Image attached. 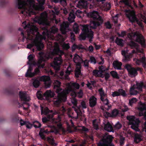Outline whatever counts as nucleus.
I'll return each instance as SVG.
<instances>
[{
  "mask_svg": "<svg viewBox=\"0 0 146 146\" xmlns=\"http://www.w3.org/2000/svg\"><path fill=\"white\" fill-rule=\"evenodd\" d=\"M27 29V36H25L23 32H21V34L23 36V41L24 42L25 39H26L27 42H31L27 45V48L31 49L35 45V46L38 50H42L44 47L42 40L44 39L46 40L45 35L46 33L45 32H42V35L39 34L38 32V28L35 25L29 24L25 25L24 27Z\"/></svg>",
  "mask_w": 146,
  "mask_h": 146,
  "instance_id": "obj_1",
  "label": "nucleus"
},
{
  "mask_svg": "<svg viewBox=\"0 0 146 146\" xmlns=\"http://www.w3.org/2000/svg\"><path fill=\"white\" fill-rule=\"evenodd\" d=\"M88 15L94 21L90 22V25L83 26L82 29V32L79 36V39L81 40H84L87 37L91 42L94 38L93 32L91 30V29H95L97 27L101 25L103 22V20L96 11L90 12L88 13Z\"/></svg>",
  "mask_w": 146,
  "mask_h": 146,
  "instance_id": "obj_2",
  "label": "nucleus"
},
{
  "mask_svg": "<svg viewBox=\"0 0 146 146\" xmlns=\"http://www.w3.org/2000/svg\"><path fill=\"white\" fill-rule=\"evenodd\" d=\"M18 8L22 9L21 13L26 16L35 14V11L39 9V6L33 0H18Z\"/></svg>",
  "mask_w": 146,
  "mask_h": 146,
  "instance_id": "obj_3",
  "label": "nucleus"
},
{
  "mask_svg": "<svg viewBox=\"0 0 146 146\" xmlns=\"http://www.w3.org/2000/svg\"><path fill=\"white\" fill-rule=\"evenodd\" d=\"M54 46H55L52 50V53L53 54H57L58 56L54 58L53 61L54 65L52 64L51 66L53 67L54 69L57 71L59 70V66L62 62L61 55L64 54V52L60 50L58 45L57 43H55Z\"/></svg>",
  "mask_w": 146,
  "mask_h": 146,
  "instance_id": "obj_4",
  "label": "nucleus"
},
{
  "mask_svg": "<svg viewBox=\"0 0 146 146\" xmlns=\"http://www.w3.org/2000/svg\"><path fill=\"white\" fill-rule=\"evenodd\" d=\"M129 45L131 48H135V50H133L132 51V53H135L139 55L142 54L143 55V57L140 58V60L136 58L133 59V60L136 64L139 65L141 64V62L143 63H143H145V58L144 55L143 49L140 48L137 43L133 41H131L129 43Z\"/></svg>",
  "mask_w": 146,
  "mask_h": 146,
  "instance_id": "obj_5",
  "label": "nucleus"
},
{
  "mask_svg": "<svg viewBox=\"0 0 146 146\" xmlns=\"http://www.w3.org/2000/svg\"><path fill=\"white\" fill-rule=\"evenodd\" d=\"M27 59L29 60L27 64L29 66L25 74V76L26 77H32L38 74L40 70L38 68H36L35 69L34 72H32V71L33 70L32 65H35L36 64L34 60L33 56L32 55L30 54L28 56Z\"/></svg>",
  "mask_w": 146,
  "mask_h": 146,
  "instance_id": "obj_6",
  "label": "nucleus"
},
{
  "mask_svg": "<svg viewBox=\"0 0 146 146\" xmlns=\"http://www.w3.org/2000/svg\"><path fill=\"white\" fill-rule=\"evenodd\" d=\"M58 30V29L55 26H54L52 27L51 29V32L50 33V35H49V32L48 31H43L45 32L46 33V35H45V36L46 37L47 36V37L51 39H54L56 40H57L59 42H62L64 41V38L61 35L58 34L56 35H53V34H55L56 33Z\"/></svg>",
  "mask_w": 146,
  "mask_h": 146,
  "instance_id": "obj_7",
  "label": "nucleus"
},
{
  "mask_svg": "<svg viewBox=\"0 0 146 146\" xmlns=\"http://www.w3.org/2000/svg\"><path fill=\"white\" fill-rule=\"evenodd\" d=\"M102 136L103 138L98 144V146H111L112 144L111 142L113 137L110 135H109L107 133L103 135L100 134L98 137Z\"/></svg>",
  "mask_w": 146,
  "mask_h": 146,
  "instance_id": "obj_8",
  "label": "nucleus"
},
{
  "mask_svg": "<svg viewBox=\"0 0 146 146\" xmlns=\"http://www.w3.org/2000/svg\"><path fill=\"white\" fill-rule=\"evenodd\" d=\"M127 37L130 40H135L140 43L142 47L145 46V40L143 36L141 34L137 35L136 33H129Z\"/></svg>",
  "mask_w": 146,
  "mask_h": 146,
  "instance_id": "obj_9",
  "label": "nucleus"
},
{
  "mask_svg": "<svg viewBox=\"0 0 146 146\" xmlns=\"http://www.w3.org/2000/svg\"><path fill=\"white\" fill-rule=\"evenodd\" d=\"M127 118L129 121V124L131 125V128L136 131H139L138 127L140 121L139 119H135L134 116H127Z\"/></svg>",
  "mask_w": 146,
  "mask_h": 146,
  "instance_id": "obj_10",
  "label": "nucleus"
},
{
  "mask_svg": "<svg viewBox=\"0 0 146 146\" xmlns=\"http://www.w3.org/2000/svg\"><path fill=\"white\" fill-rule=\"evenodd\" d=\"M58 95L53 99L54 104L58 106L62 101H65L66 99V95L68 93H56Z\"/></svg>",
  "mask_w": 146,
  "mask_h": 146,
  "instance_id": "obj_11",
  "label": "nucleus"
},
{
  "mask_svg": "<svg viewBox=\"0 0 146 146\" xmlns=\"http://www.w3.org/2000/svg\"><path fill=\"white\" fill-rule=\"evenodd\" d=\"M138 109L140 112L139 115L140 116H143V118L146 121L142 126V130L146 133V104H140L139 107Z\"/></svg>",
  "mask_w": 146,
  "mask_h": 146,
  "instance_id": "obj_12",
  "label": "nucleus"
},
{
  "mask_svg": "<svg viewBox=\"0 0 146 146\" xmlns=\"http://www.w3.org/2000/svg\"><path fill=\"white\" fill-rule=\"evenodd\" d=\"M72 107L74 109L75 112L72 111L69 112L68 113L67 115L69 117L71 118V119H77L78 117L81 115L82 114L80 109V106L77 107V108H74L73 106Z\"/></svg>",
  "mask_w": 146,
  "mask_h": 146,
  "instance_id": "obj_13",
  "label": "nucleus"
},
{
  "mask_svg": "<svg viewBox=\"0 0 146 146\" xmlns=\"http://www.w3.org/2000/svg\"><path fill=\"white\" fill-rule=\"evenodd\" d=\"M54 88L56 93H68L69 91L70 90H66L62 89L60 88L61 83L58 80H55L54 82Z\"/></svg>",
  "mask_w": 146,
  "mask_h": 146,
  "instance_id": "obj_14",
  "label": "nucleus"
},
{
  "mask_svg": "<svg viewBox=\"0 0 146 146\" xmlns=\"http://www.w3.org/2000/svg\"><path fill=\"white\" fill-rule=\"evenodd\" d=\"M125 68L128 71L129 75L131 77H133L136 76L137 74V70H139L140 68H138L137 70H135L134 68L131 67L129 64H127L125 65Z\"/></svg>",
  "mask_w": 146,
  "mask_h": 146,
  "instance_id": "obj_15",
  "label": "nucleus"
},
{
  "mask_svg": "<svg viewBox=\"0 0 146 146\" xmlns=\"http://www.w3.org/2000/svg\"><path fill=\"white\" fill-rule=\"evenodd\" d=\"M41 17L39 19L38 23L43 25H49L50 23L48 19L46 13H41Z\"/></svg>",
  "mask_w": 146,
  "mask_h": 146,
  "instance_id": "obj_16",
  "label": "nucleus"
},
{
  "mask_svg": "<svg viewBox=\"0 0 146 146\" xmlns=\"http://www.w3.org/2000/svg\"><path fill=\"white\" fill-rule=\"evenodd\" d=\"M126 15L131 22L133 23L136 22L139 25H142V23L141 22L137 19L136 17L135 14L133 12H130L128 14H126Z\"/></svg>",
  "mask_w": 146,
  "mask_h": 146,
  "instance_id": "obj_17",
  "label": "nucleus"
},
{
  "mask_svg": "<svg viewBox=\"0 0 146 146\" xmlns=\"http://www.w3.org/2000/svg\"><path fill=\"white\" fill-rule=\"evenodd\" d=\"M39 54L40 55V57L36 64L39 66H41V67L43 68L45 65L44 64V61L48 59L49 57L46 56L44 54H42L41 55L40 53H39Z\"/></svg>",
  "mask_w": 146,
  "mask_h": 146,
  "instance_id": "obj_18",
  "label": "nucleus"
},
{
  "mask_svg": "<svg viewBox=\"0 0 146 146\" xmlns=\"http://www.w3.org/2000/svg\"><path fill=\"white\" fill-rule=\"evenodd\" d=\"M39 80L44 82L45 87L46 88L50 87L51 81L49 77L45 76H42L39 78Z\"/></svg>",
  "mask_w": 146,
  "mask_h": 146,
  "instance_id": "obj_19",
  "label": "nucleus"
},
{
  "mask_svg": "<svg viewBox=\"0 0 146 146\" xmlns=\"http://www.w3.org/2000/svg\"><path fill=\"white\" fill-rule=\"evenodd\" d=\"M69 24L68 22H64L60 25V30L62 34H66L68 32Z\"/></svg>",
  "mask_w": 146,
  "mask_h": 146,
  "instance_id": "obj_20",
  "label": "nucleus"
},
{
  "mask_svg": "<svg viewBox=\"0 0 146 146\" xmlns=\"http://www.w3.org/2000/svg\"><path fill=\"white\" fill-rule=\"evenodd\" d=\"M101 100L104 106L101 107V108L102 110H104V109L106 110H108L111 108V105L109 104V101L107 97L103 98L102 99H101Z\"/></svg>",
  "mask_w": 146,
  "mask_h": 146,
  "instance_id": "obj_21",
  "label": "nucleus"
},
{
  "mask_svg": "<svg viewBox=\"0 0 146 146\" xmlns=\"http://www.w3.org/2000/svg\"><path fill=\"white\" fill-rule=\"evenodd\" d=\"M19 96L20 99L22 101L28 102L30 99L29 96L25 92L20 91Z\"/></svg>",
  "mask_w": 146,
  "mask_h": 146,
  "instance_id": "obj_22",
  "label": "nucleus"
},
{
  "mask_svg": "<svg viewBox=\"0 0 146 146\" xmlns=\"http://www.w3.org/2000/svg\"><path fill=\"white\" fill-rule=\"evenodd\" d=\"M73 61L76 66H79L81 65V64L83 63V60L78 54H75L74 57Z\"/></svg>",
  "mask_w": 146,
  "mask_h": 146,
  "instance_id": "obj_23",
  "label": "nucleus"
},
{
  "mask_svg": "<svg viewBox=\"0 0 146 146\" xmlns=\"http://www.w3.org/2000/svg\"><path fill=\"white\" fill-rule=\"evenodd\" d=\"M104 125V129L109 132H113V129L109 121H105L103 123Z\"/></svg>",
  "mask_w": 146,
  "mask_h": 146,
  "instance_id": "obj_24",
  "label": "nucleus"
},
{
  "mask_svg": "<svg viewBox=\"0 0 146 146\" xmlns=\"http://www.w3.org/2000/svg\"><path fill=\"white\" fill-rule=\"evenodd\" d=\"M80 85L78 83L76 82L72 83L71 84V85H69L68 89H66V90H70L68 92L69 93L72 90V88H73L75 90L78 89L80 88Z\"/></svg>",
  "mask_w": 146,
  "mask_h": 146,
  "instance_id": "obj_25",
  "label": "nucleus"
},
{
  "mask_svg": "<svg viewBox=\"0 0 146 146\" xmlns=\"http://www.w3.org/2000/svg\"><path fill=\"white\" fill-rule=\"evenodd\" d=\"M96 98L94 96H92L89 98V104L90 107H93L96 105L97 103Z\"/></svg>",
  "mask_w": 146,
  "mask_h": 146,
  "instance_id": "obj_26",
  "label": "nucleus"
},
{
  "mask_svg": "<svg viewBox=\"0 0 146 146\" xmlns=\"http://www.w3.org/2000/svg\"><path fill=\"white\" fill-rule=\"evenodd\" d=\"M133 86L134 88H136V89L139 90V91H142V88L144 87V84L141 82H137L136 84V85H134Z\"/></svg>",
  "mask_w": 146,
  "mask_h": 146,
  "instance_id": "obj_27",
  "label": "nucleus"
},
{
  "mask_svg": "<svg viewBox=\"0 0 146 146\" xmlns=\"http://www.w3.org/2000/svg\"><path fill=\"white\" fill-rule=\"evenodd\" d=\"M88 1H91V0H81L78 2L77 5L80 8L86 7L88 5Z\"/></svg>",
  "mask_w": 146,
  "mask_h": 146,
  "instance_id": "obj_28",
  "label": "nucleus"
},
{
  "mask_svg": "<svg viewBox=\"0 0 146 146\" xmlns=\"http://www.w3.org/2000/svg\"><path fill=\"white\" fill-rule=\"evenodd\" d=\"M122 64L121 62L117 61H115L113 63V66L114 68L117 70L121 69V66Z\"/></svg>",
  "mask_w": 146,
  "mask_h": 146,
  "instance_id": "obj_29",
  "label": "nucleus"
},
{
  "mask_svg": "<svg viewBox=\"0 0 146 146\" xmlns=\"http://www.w3.org/2000/svg\"><path fill=\"white\" fill-rule=\"evenodd\" d=\"M72 71L71 67L69 65L66 69V70L65 72L66 74H65L64 78L66 80H69L70 78L69 77L68 75L70 74Z\"/></svg>",
  "mask_w": 146,
  "mask_h": 146,
  "instance_id": "obj_30",
  "label": "nucleus"
},
{
  "mask_svg": "<svg viewBox=\"0 0 146 146\" xmlns=\"http://www.w3.org/2000/svg\"><path fill=\"white\" fill-rule=\"evenodd\" d=\"M40 107L42 114H44L45 115H47L49 113H52V110H49L47 107H45L44 109H43L42 106H41Z\"/></svg>",
  "mask_w": 146,
  "mask_h": 146,
  "instance_id": "obj_31",
  "label": "nucleus"
},
{
  "mask_svg": "<svg viewBox=\"0 0 146 146\" xmlns=\"http://www.w3.org/2000/svg\"><path fill=\"white\" fill-rule=\"evenodd\" d=\"M18 104L19 107L23 106V109L25 110H27L29 108L30 106L29 104L27 102H25L22 103L21 105L19 103H18Z\"/></svg>",
  "mask_w": 146,
  "mask_h": 146,
  "instance_id": "obj_32",
  "label": "nucleus"
},
{
  "mask_svg": "<svg viewBox=\"0 0 146 146\" xmlns=\"http://www.w3.org/2000/svg\"><path fill=\"white\" fill-rule=\"evenodd\" d=\"M143 139V137L141 134L136 133L135 134L134 141L137 143H139Z\"/></svg>",
  "mask_w": 146,
  "mask_h": 146,
  "instance_id": "obj_33",
  "label": "nucleus"
},
{
  "mask_svg": "<svg viewBox=\"0 0 146 146\" xmlns=\"http://www.w3.org/2000/svg\"><path fill=\"white\" fill-rule=\"evenodd\" d=\"M55 94L53 92L50 90H48L44 93V96L46 98L53 97L54 96Z\"/></svg>",
  "mask_w": 146,
  "mask_h": 146,
  "instance_id": "obj_34",
  "label": "nucleus"
},
{
  "mask_svg": "<svg viewBox=\"0 0 146 146\" xmlns=\"http://www.w3.org/2000/svg\"><path fill=\"white\" fill-rule=\"evenodd\" d=\"M93 75L96 77H99L102 78L104 77L102 73L99 70H94L93 72Z\"/></svg>",
  "mask_w": 146,
  "mask_h": 146,
  "instance_id": "obj_35",
  "label": "nucleus"
},
{
  "mask_svg": "<svg viewBox=\"0 0 146 146\" xmlns=\"http://www.w3.org/2000/svg\"><path fill=\"white\" fill-rule=\"evenodd\" d=\"M77 67L75 70V74L77 77H78L81 74V65L79 66H76Z\"/></svg>",
  "mask_w": 146,
  "mask_h": 146,
  "instance_id": "obj_36",
  "label": "nucleus"
},
{
  "mask_svg": "<svg viewBox=\"0 0 146 146\" xmlns=\"http://www.w3.org/2000/svg\"><path fill=\"white\" fill-rule=\"evenodd\" d=\"M75 17V15L74 13L72 12L70 13L68 18V21L70 23L74 22V21Z\"/></svg>",
  "mask_w": 146,
  "mask_h": 146,
  "instance_id": "obj_37",
  "label": "nucleus"
},
{
  "mask_svg": "<svg viewBox=\"0 0 146 146\" xmlns=\"http://www.w3.org/2000/svg\"><path fill=\"white\" fill-rule=\"evenodd\" d=\"M132 56L131 53H129L123 56V61L125 62L128 61L130 60Z\"/></svg>",
  "mask_w": 146,
  "mask_h": 146,
  "instance_id": "obj_38",
  "label": "nucleus"
},
{
  "mask_svg": "<svg viewBox=\"0 0 146 146\" xmlns=\"http://www.w3.org/2000/svg\"><path fill=\"white\" fill-rule=\"evenodd\" d=\"M98 91L100 96V99H102L103 98L107 97L106 94L104 92L102 88L98 90Z\"/></svg>",
  "mask_w": 146,
  "mask_h": 146,
  "instance_id": "obj_39",
  "label": "nucleus"
},
{
  "mask_svg": "<svg viewBox=\"0 0 146 146\" xmlns=\"http://www.w3.org/2000/svg\"><path fill=\"white\" fill-rule=\"evenodd\" d=\"M78 129L80 130L81 133H86L89 131V129L84 126H80L79 127V129Z\"/></svg>",
  "mask_w": 146,
  "mask_h": 146,
  "instance_id": "obj_40",
  "label": "nucleus"
},
{
  "mask_svg": "<svg viewBox=\"0 0 146 146\" xmlns=\"http://www.w3.org/2000/svg\"><path fill=\"white\" fill-rule=\"evenodd\" d=\"M135 89H136V88L133 87V86L130 88L129 90V92L130 94L131 95H136L137 94L138 92L135 90Z\"/></svg>",
  "mask_w": 146,
  "mask_h": 146,
  "instance_id": "obj_41",
  "label": "nucleus"
},
{
  "mask_svg": "<svg viewBox=\"0 0 146 146\" xmlns=\"http://www.w3.org/2000/svg\"><path fill=\"white\" fill-rule=\"evenodd\" d=\"M47 141L52 145H54V144H56L54 142V137L52 136L48 137L47 138Z\"/></svg>",
  "mask_w": 146,
  "mask_h": 146,
  "instance_id": "obj_42",
  "label": "nucleus"
},
{
  "mask_svg": "<svg viewBox=\"0 0 146 146\" xmlns=\"http://www.w3.org/2000/svg\"><path fill=\"white\" fill-rule=\"evenodd\" d=\"M115 43L119 45L123 46V41L121 39L117 37L115 40Z\"/></svg>",
  "mask_w": 146,
  "mask_h": 146,
  "instance_id": "obj_43",
  "label": "nucleus"
},
{
  "mask_svg": "<svg viewBox=\"0 0 146 146\" xmlns=\"http://www.w3.org/2000/svg\"><path fill=\"white\" fill-rule=\"evenodd\" d=\"M103 6L104 8V11H108L109 10L111 7L110 4L107 2L105 3L104 4Z\"/></svg>",
  "mask_w": 146,
  "mask_h": 146,
  "instance_id": "obj_44",
  "label": "nucleus"
},
{
  "mask_svg": "<svg viewBox=\"0 0 146 146\" xmlns=\"http://www.w3.org/2000/svg\"><path fill=\"white\" fill-rule=\"evenodd\" d=\"M118 90L119 96H122L123 97H125L127 96L125 91L123 90L122 89H119Z\"/></svg>",
  "mask_w": 146,
  "mask_h": 146,
  "instance_id": "obj_45",
  "label": "nucleus"
},
{
  "mask_svg": "<svg viewBox=\"0 0 146 146\" xmlns=\"http://www.w3.org/2000/svg\"><path fill=\"white\" fill-rule=\"evenodd\" d=\"M33 84L35 88H37L40 85V81L37 79H35L33 81Z\"/></svg>",
  "mask_w": 146,
  "mask_h": 146,
  "instance_id": "obj_46",
  "label": "nucleus"
},
{
  "mask_svg": "<svg viewBox=\"0 0 146 146\" xmlns=\"http://www.w3.org/2000/svg\"><path fill=\"white\" fill-rule=\"evenodd\" d=\"M111 117H115L116 116L119 114V111L118 110L116 109L113 110L111 113Z\"/></svg>",
  "mask_w": 146,
  "mask_h": 146,
  "instance_id": "obj_47",
  "label": "nucleus"
},
{
  "mask_svg": "<svg viewBox=\"0 0 146 146\" xmlns=\"http://www.w3.org/2000/svg\"><path fill=\"white\" fill-rule=\"evenodd\" d=\"M121 111L123 112H125L129 110L127 106L125 105V104H123L120 108Z\"/></svg>",
  "mask_w": 146,
  "mask_h": 146,
  "instance_id": "obj_48",
  "label": "nucleus"
},
{
  "mask_svg": "<svg viewBox=\"0 0 146 146\" xmlns=\"http://www.w3.org/2000/svg\"><path fill=\"white\" fill-rule=\"evenodd\" d=\"M93 124L94 129L97 130L99 129V128L98 123L96 120H93Z\"/></svg>",
  "mask_w": 146,
  "mask_h": 146,
  "instance_id": "obj_49",
  "label": "nucleus"
},
{
  "mask_svg": "<svg viewBox=\"0 0 146 146\" xmlns=\"http://www.w3.org/2000/svg\"><path fill=\"white\" fill-rule=\"evenodd\" d=\"M74 31L76 33H78L79 31V26L78 24L75 23L73 27Z\"/></svg>",
  "mask_w": 146,
  "mask_h": 146,
  "instance_id": "obj_50",
  "label": "nucleus"
},
{
  "mask_svg": "<svg viewBox=\"0 0 146 146\" xmlns=\"http://www.w3.org/2000/svg\"><path fill=\"white\" fill-rule=\"evenodd\" d=\"M52 115L50 114L47 116V118L45 117H43L42 118V121L43 123H46L47 121L49 120V119L51 118L52 117Z\"/></svg>",
  "mask_w": 146,
  "mask_h": 146,
  "instance_id": "obj_51",
  "label": "nucleus"
},
{
  "mask_svg": "<svg viewBox=\"0 0 146 146\" xmlns=\"http://www.w3.org/2000/svg\"><path fill=\"white\" fill-rule=\"evenodd\" d=\"M108 110H106L105 109L104 110H103L104 113V115L106 118H108V117H111V113L108 112L107 111Z\"/></svg>",
  "mask_w": 146,
  "mask_h": 146,
  "instance_id": "obj_52",
  "label": "nucleus"
},
{
  "mask_svg": "<svg viewBox=\"0 0 146 146\" xmlns=\"http://www.w3.org/2000/svg\"><path fill=\"white\" fill-rule=\"evenodd\" d=\"M110 74L114 78L118 79L119 77L118 76V74L117 73L114 71H111L110 72Z\"/></svg>",
  "mask_w": 146,
  "mask_h": 146,
  "instance_id": "obj_53",
  "label": "nucleus"
},
{
  "mask_svg": "<svg viewBox=\"0 0 146 146\" xmlns=\"http://www.w3.org/2000/svg\"><path fill=\"white\" fill-rule=\"evenodd\" d=\"M122 127L121 125L119 123V121L114 125V128L115 129H118L121 128Z\"/></svg>",
  "mask_w": 146,
  "mask_h": 146,
  "instance_id": "obj_54",
  "label": "nucleus"
},
{
  "mask_svg": "<svg viewBox=\"0 0 146 146\" xmlns=\"http://www.w3.org/2000/svg\"><path fill=\"white\" fill-rule=\"evenodd\" d=\"M34 126L35 128H39L41 127V123L38 121L33 122Z\"/></svg>",
  "mask_w": 146,
  "mask_h": 146,
  "instance_id": "obj_55",
  "label": "nucleus"
},
{
  "mask_svg": "<svg viewBox=\"0 0 146 146\" xmlns=\"http://www.w3.org/2000/svg\"><path fill=\"white\" fill-rule=\"evenodd\" d=\"M62 48L64 50H67L70 48L69 43H64L62 45Z\"/></svg>",
  "mask_w": 146,
  "mask_h": 146,
  "instance_id": "obj_56",
  "label": "nucleus"
},
{
  "mask_svg": "<svg viewBox=\"0 0 146 146\" xmlns=\"http://www.w3.org/2000/svg\"><path fill=\"white\" fill-rule=\"evenodd\" d=\"M44 131L42 130V129H41L39 132V134L42 139H45V136L44 135Z\"/></svg>",
  "mask_w": 146,
  "mask_h": 146,
  "instance_id": "obj_57",
  "label": "nucleus"
},
{
  "mask_svg": "<svg viewBox=\"0 0 146 146\" xmlns=\"http://www.w3.org/2000/svg\"><path fill=\"white\" fill-rule=\"evenodd\" d=\"M76 96H77L79 98H81L83 95V91L82 90H80V91L76 92Z\"/></svg>",
  "mask_w": 146,
  "mask_h": 146,
  "instance_id": "obj_58",
  "label": "nucleus"
},
{
  "mask_svg": "<svg viewBox=\"0 0 146 146\" xmlns=\"http://www.w3.org/2000/svg\"><path fill=\"white\" fill-rule=\"evenodd\" d=\"M59 2L63 7L66 6L67 4L66 0H59Z\"/></svg>",
  "mask_w": 146,
  "mask_h": 146,
  "instance_id": "obj_59",
  "label": "nucleus"
},
{
  "mask_svg": "<svg viewBox=\"0 0 146 146\" xmlns=\"http://www.w3.org/2000/svg\"><path fill=\"white\" fill-rule=\"evenodd\" d=\"M105 26L106 28L110 29L111 28V25L109 21H107L105 23Z\"/></svg>",
  "mask_w": 146,
  "mask_h": 146,
  "instance_id": "obj_60",
  "label": "nucleus"
},
{
  "mask_svg": "<svg viewBox=\"0 0 146 146\" xmlns=\"http://www.w3.org/2000/svg\"><path fill=\"white\" fill-rule=\"evenodd\" d=\"M125 138L123 136H121L120 137L119 143L121 145H123L124 143Z\"/></svg>",
  "mask_w": 146,
  "mask_h": 146,
  "instance_id": "obj_61",
  "label": "nucleus"
},
{
  "mask_svg": "<svg viewBox=\"0 0 146 146\" xmlns=\"http://www.w3.org/2000/svg\"><path fill=\"white\" fill-rule=\"evenodd\" d=\"M99 70L102 73L103 72L106 70H107V69L104 66L102 65H101L100 66H99L98 68Z\"/></svg>",
  "mask_w": 146,
  "mask_h": 146,
  "instance_id": "obj_62",
  "label": "nucleus"
},
{
  "mask_svg": "<svg viewBox=\"0 0 146 146\" xmlns=\"http://www.w3.org/2000/svg\"><path fill=\"white\" fill-rule=\"evenodd\" d=\"M36 96L39 99H42V95L41 94V92L40 91L37 92L36 93Z\"/></svg>",
  "mask_w": 146,
  "mask_h": 146,
  "instance_id": "obj_63",
  "label": "nucleus"
},
{
  "mask_svg": "<svg viewBox=\"0 0 146 146\" xmlns=\"http://www.w3.org/2000/svg\"><path fill=\"white\" fill-rule=\"evenodd\" d=\"M81 106L83 109H86L87 108L86 104L84 101H82L81 102Z\"/></svg>",
  "mask_w": 146,
  "mask_h": 146,
  "instance_id": "obj_64",
  "label": "nucleus"
}]
</instances>
